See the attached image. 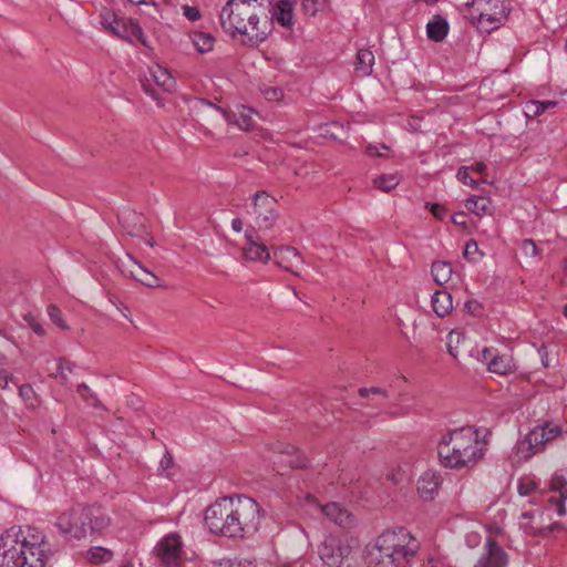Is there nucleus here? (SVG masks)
<instances>
[{"label": "nucleus", "instance_id": "obj_1", "mask_svg": "<svg viewBox=\"0 0 567 567\" xmlns=\"http://www.w3.org/2000/svg\"><path fill=\"white\" fill-rule=\"evenodd\" d=\"M204 520L213 534L243 538L258 530L260 507L251 497L227 496L207 507Z\"/></svg>", "mask_w": 567, "mask_h": 567}, {"label": "nucleus", "instance_id": "obj_2", "mask_svg": "<svg viewBox=\"0 0 567 567\" xmlns=\"http://www.w3.org/2000/svg\"><path fill=\"white\" fill-rule=\"evenodd\" d=\"M420 542L405 527L384 530L367 546L368 567H409Z\"/></svg>", "mask_w": 567, "mask_h": 567}, {"label": "nucleus", "instance_id": "obj_3", "mask_svg": "<svg viewBox=\"0 0 567 567\" xmlns=\"http://www.w3.org/2000/svg\"><path fill=\"white\" fill-rule=\"evenodd\" d=\"M48 559L47 543L30 528L13 526L0 536V567H44Z\"/></svg>", "mask_w": 567, "mask_h": 567}, {"label": "nucleus", "instance_id": "obj_4", "mask_svg": "<svg viewBox=\"0 0 567 567\" xmlns=\"http://www.w3.org/2000/svg\"><path fill=\"white\" fill-rule=\"evenodd\" d=\"M484 443L473 426H462L444 434L437 445L441 465L461 470L475 465L484 456Z\"/></svg>", "mask_w": 567, "mask_h": 567}, {"label": "nucleus", "instance_id": "obj_5", "mask_svg": "<svg viewBox=\"0 0 567 567\" xmlns=\"http://www.w3.org/2000/svg\"><path fill=\"white\" fill-rule=\"evenodd\" d=\"M219 20L225 32L233 37L237 33L248 34V25L255 32L254 37L258 42L265 41L269 35V18L262 3L249 8L243 3L237 6L227 2L219 13Z\"/></svg>", "mask_w": 567, "mask_h": 567}, {"label": "nucleus", "instance_id": "obj_6", "mask_svg": "<svg viewBox=\"0 0 567 567\" xmlns=\"http://www.w3.org/2000/svg\"><path fill=\"white\" fill-rule=\"evenodd\" d=\"M111 519L102 506H76L62 513L56 520V527L64 536L82 539L87 534L101 533L109 527Z\"/></svg>", "mask_w": 567, "mask_h": 567}, {"label": "nucleus", "instance_id": "obj_7", "mask_svg": "<svg viewBox=\"0 0 567 567\" xmlns=\"http://www.w3.org/2000/svg\"><path fill=\"white\" fill-rule=\"evenodd\" d=\"M563 434L561 426L553 422H544L530 430L527 435L516 444V454L519 460L527 461L535 454L545 450V445Z\"/></svg>", "mask_w": 567, "mask_h": 567}, {"label": "nucleus", "instance_id": "obj_8", "mask_svg": "<svg viewBox=\"0 0 567 567\" xmlns=\"http://www.w3.org/2000/svg\"><path fill=\"white\" fill-rule=\"evenodd\" d=\"M472 7L478 12V23L485 31L497 29L511 11L507 0H472Z\"/></svg>", "mask_w": 567, "mask_h": 567}, {"label": "nucleus", "instance_id": "obj_9", "mask_svg": "<svg viewBox=\"0 0 567 567\" xmlns=\"http://www.w3.org/2000/svg\"><path fill=\"white\" fill-rule=\"evenodd\" d=\"M277 200L266 192H257L254 196V213L259 229L272 228L278 219Z\"/></svg>", "mask_w": 567, "mask_h": 567}, {"label": "nucleus", "instance_id": "obj_10", "mask_svg": "<svg viewBox=\"0 0 567 567\" xmlns=\"http://www.w3.org/2000/svg\"><path fill=\"white\" fill-rule=\"evenodd\" d=\"M509 556L493 537H487L474 567H508Z\"/></svg>", "mask_w": 567, "mask_h": 567}, {"label": "nucleus", "instance_id": "obj_11", "mask_svg": "<svg viewBox=\"0 0 567 567\" xmlns=\"http://www.w3.org/2000/svg\"><path fill=\"white\" fill-rule=\"evenodd\" d=\"M267 2L268 6H264V8L266 9V14L269 18V34L271 33L274 22H277L282 28L291 29L295 23V0H279L272 7L271 0H267Z\"/></svg>", "mask_w": 567, "mask_h": 567}, {"label": "nucleus", "instance_id": "obj_12", "mask_svg": "<svg viewBox=\"0 0 567 567\" xmlns=\"http://www.w3.org/2000/svg\"><path fill=\"white\" fill-rule=\"evenodd\" d=\"M481 360L486 364L489 372L499 375H507L515 369L512 358L506 354H498L494 348H484L481 353Z\"/></svg>", "mask_w": 567, "mask_h": 567}, {"label": "nucleus", "instance_id": "obj_13", "mask_svg": "<svg viewBox=\"0 0 567 567\" xmlns=\"http://www.w3.org/2000/svg\"><path fill=\"white\" fill-rule=\"evenodd\" d=\"M158 556L166 567H176L182 551L181 537L176 534L165 536L156 546Z\"/></svg>", "mask_w": 567, "mask_h": 567}, {"label": "nucleus", "instance_id": "obj_14", "mask_svg": "<svg viewBox=\"0 0 567 567\" xmlns=\"http://www.w3.org/2000/svg\"><path fill=\"white\" fill-rule=\"evenodd\" d=\"M118 223L123 230L132 237L148 236L146 218L134 210H124L118 215Z\"/></svg>", "mask_w": 567, "mask_h": 567}, {"label": "nucleus", "instance_id": "obj_15", "mask_svg": "<svg viewBox=\"0 0 567 567\" xmlns=\"http://www.w3.org/2000/svg\"><path fill=\"white\" fill-rule=\"evenodd\" d=\"M274 260L277 266L298 276L302 258L298 250L291 246H281L274 251Z\"/></svg>", "mask_w": 567, "mask_h": 567}, {"label": "nucleus", "instance_id": "obj_16", "mask_svg": "<svg viewBox=\"0 0 567 567\" xmlns=\"http://www.w3.org/2000/svg\"><path fill=\"white\" fill-rule=\"evenodd\" d=\"M203 102L220 112L228 123L237 125L240 130L249 131L252 127L254 121L251 115L254 110L251 107L240 106L238 112H233L209 101L204 100Z\"/></svg>", "mask_w": 567, "mask_h": 567}, {"label": "nucleus", "instance_id": "obj_17", "mask_svg": "<svg viewBox=\"0 0 567 567\" xmlns=\"http://www.w3.org/2000/svg\"><path fill=\"white\" fill-rule=\"evenodd\" d=\"M247 244L244 247V256L251 261L267 262L270 259L268 247L260 240L255 230H246Z\"/></svg>", "mask_w": 567, "mask_h": 567}, {"label": "nucleus", "instance_id": "obj_18", "mask_svg": "<svg viewBox=\"0 0 567 567\" xmlns=\"http://www.w3.org/2000/svg\"><path fill=\"white\" fill-rule=\"evenodd\" d=\"M441 484L442 477L437 472L426 471L419 477L416 489L423 501H433L439 493Z\"/></svg>", "mask_w": 567, "mask_h": 567}, {"label": "nucleus", "instance_id": "obj_19", "mask_svg": "<svg viewBox=\"0 0 567 567\" xmlns=\"http://www.w3.org/2000/svg\"><path fill=\"white\" fill-rule=\"evenodd\" d=\"M347 555V548H343L336 538L324 540L320 548V557L327 567H341Z\"/></svg>", "mask_w": 567, "mask_h": 567}, {"label": "nucleus", "instance_id": "obj_20", "mask_svg": "<svg viewBox=\"0 0 567 567\" xmlns=\"http://www.w3.org/2000/svg\"><path fill=\"white\" fill-rule=\"evenodd\" d=\"M278 449L281 454L280 464H285L290 468H306L308 466L307 456L295 446L279 444Z\"/></svg>", "mask_w": 567, "mask_h": 567}, {"label": "nucleus", "instance_id": "obj_21", "mask_svg": "<svg viewBox=\"0 0 567 567\" xmlns=\"http://www.w3.org/2000/svg\"><path fill=\"white\" fill-rule=\"evenodd\" d=\"M130 261L132 262L131 269H123L124 274H128L132 278L141 282L146 287H158L159 279L152 274L148 269L144 268L136 259H134L131 255H127Z\"/></svg>", "mask_w": 567, "mask_h": 567}, {"label": "nucleus", "instance_id": "obj_22", "mask_svg": "<svg viewBox=\"0 0 567 567\" xmlns=\"http://www.w3.org/2000/svg\"><path fill=\"white\" fill-rule=\"evenodd\" d=\"M324 516L340 527H349L352 523V515L338 503H328L321 508Z\"/></svg>", "mask_w": 567, "mask_h": 567}, {"label": "nucleus", "instance_id": "obj_23", "mask_svg": "<svg viewBox=\"0 0 567 567\" xmlns=\"http://www.w3.org/2000/svg\"><path fill=\"white\" fill-rule=\"evenodd\" d=\"M450 30L447 20L441 14H435L426 24V34L431 41H443Z\"/></svg>", "mask_w": 567, "mask_h": 567}, {"label": "nucleus", "instance_id": "obj_24", "mask_svg": "<svg viewBox=\"0 0 567 567\" xmlns=\"http://www.w3.org/2000/svg\"><path fill=\"white\" fill-rule=\"evenodd\" d=\"M433 311L440 318L447 316L453 309L452 296L445 290H437L431 297Z\"/></svg>", "mask_w": 567, "mask_h": 567}, {"label": "nucleus", "instance_id": "obj_25", "mask_svg": "<svg viewBox=\"0 0 567 567\" xmlns=\"http://www.w3.org/2000/svg\"><path fill=\"white\" fill-rule=\"evenodd\" d=\"M374 64V54L372 51L368 49H360L355 55V71L362 75L367 76L372 73V68Z\"/></svg>", "mask_w": 567, "mask_h": 567}, {"label": "nucleus", "instance_id": "obj_26", "mask_svg": "<svg viewBox=\"0 0 567 567\" xmlns=\"http://www.w3.org/2000/svg\"><path fill=\"white\" fill-rule=\"evenodd\" d=\"M465 207L476 216L491 214L492 200L484 196H471L465 202Z\"/></svg>", "mask_w": 567, "mask_h": 567}, {"label": "nucleus", "instance_id": "obj_27", "mask_svg": "<svg viewBox=\"0 0 567 567\" xmlns=\"http://www.w3.org/2000/svg\"><path fill=\"white\" fill-rule=\"evenodd\" d=\"M431 274L434 281L439 286H443L450 281L453 274V268L452 265L447 261H434L431 267Z\"/></svg>", "mask_w": 567, "mask_h": 567}, {"label": "nucleus", "instance_id": "obj_28", "mask_svg": "<svg viewBox=\"0 0 567 567\" xmlns=\"http://www.w3.org/2000/svg\"><path fill=\"white\" fill-rule=\"evenodd\" d=\"M192 42L199 53H207L213 50L215 38L207 32L195 31L190 34Z\"/></svg>", "mask_w": 567, "mask_h": 567}, {"label": "nucleus", "instance_id": "obj_29", "mask_svg": "<svg viewBox=\"0 0 567 567\" xmlns=\"http://www.w3.org/2000/svg\"><path fill=\"white\" fill-rule=\"evenodd\" d=\"M74 365L65 358H59L56 361L55 372L49 375L59 381L61 385L69 383V374L73 373Z\"/></svg>", "mask_w": 567, "mask_h": 567}, {"label": "nucleus", "instance_id": "obj_30", "mask_svg": "<svg viewBox=\"0 0 567 567\" xmlns=\"http://www.w3.org/2000/svg\"><path fill=\"white\" fill-rule=\"evenodd\" d=\"M150 72L157 86L162 87L164 91H171L173 89L175 81L166 69L156 65L151 69Z\"/></svg>", "mask_w": 567, "mask_h": 567}, {"label": "nucleus", "instance_id": "obj_31", "mask_svg": "<svg viewBox=\"0 0 567 567\" xmlns=\"http://www.w3.org/2000/svg\"><path fill=\"white\" fill-rule=\"evenodd\" d=\"M76 392L86 404L95 409L107 411L106 406L101 402L97 395L90 389L86 383H80L76 388Z\"/></svg>", "mask_w": 567, "mask_h": 567}, {"label": "nucleus", "instance_id": "obj_32", "mask_svg": "<svg viewBox=\"0 0 567 567\" xmlns=\"http://www.w3.org/2000/svg\"><path fill=\"white\" fill-rule=\"evenodd\" d=\"M399 183L400 178L395 174H383L373 179L374 187L385 193L394 189Z\"/></svg>", "mask_w": 567, "mask_h": 567}, {"label": "nucleus", "instance_id": "obj_33", "mask_svg": "<svg viewBox=\"0 0 567 567\" xmlns=\"http://www.w3.org/2000/svg\"><path fill=\"white\" fill-rule=\"evenodd\" d=\"M113 558L112 550L104 547H92L89 550V559L93 564H102L110 561Z\"/></svg>", "mask_w": 567, "mask_h": 567}, {"label": "nucleus", "instance_id": "obj_34", "mask_svg": "<svg viewBox=\"0 0 567 567\" xmlns=\"http://www.w3.org/2000/svg\"><path fill=\"white\" fill-rule=\"evenodd\" d=\"M133 19H123L118 18L115 22V25H111V31L113 35L127 41L128 39V27H131Z\"/></svg>", "mask_w": 567, "mask_h": 567}, {"label": "nucleus", "instance_id": "obj_35", "mask_svg": "<svg viewBox=\"0 0 567 567\" xmlns=\"http://www.w3.org/2000/svg\"><path fill=\"white\" fill-rule=\"evenodd\" d=\"M138 41L142 45L150 48L148 41L141 28V25L132 20L131 27H128V39L127 42Z\"/></svg>", "mask_w": 567, "mask_h": 567}, {"label": "nucleus", "instance_id": "obj_36", "mask_svg": "<svg viewBox=\"0 0 567 567\" xmlns=\"http://www.w3.org/2000/svg\"><path fill=\"white\" fill-rule=\"evenodd\" d=\"M138 41L142 45L150 48L148 41L141 28V25L132 20L131 27H128V39L127 42Z\"/></svg>", "mask_w": 567, "mask_h": 567}, {"label": "nucleus", "instance_id": "obj_37", "mask_svg": "<svg viewBox=\"0 0 567 567\" xmlns=\"http://www.w3.org/2000/svg\"><path fill=\"white\" fill-rule=\"evenodd\" d=\"M549 488L554 492H558L559 497L561 496L563 499H567V480L565 476L557 473L554 474L550 480Z\"/></svg>", "mask_w": 567, "mask_h": 567}, {"label": "nucleus", "instance_id": "obj_38", "mask_svg": "<svg viewBox=\"0 0 567 567\" xmlns=\"http://www.w3.org/2000/svg\"><path fill=\"white\" fill-rule=\"evenodd\" d=\"M557 105L556 101H532L528 105V110L532 111L533 116L537 117L545 113L549 109H554Z\"/></svg>", "mask_w": 567, "mask_h": 567}, {"label": "nucleus", "instance_id": "obj_39", "mask_svg": "<svg viewBox=\"0 0 567 567\" xmlns=\"http://www.w3.org/2000/svg\"><path fill=\"white\" fill-rule=\"evenodd\" d=\"M47 311H48L49 318L55 326H58L62 330L69 329L68 324L62 319V311L60 310V308L56 305H53V303L49 305Z\"/></svg>", "mask_w": 567, "mask_h": 567}, {"label": "nucleus", "instance_id": "obj_40", "mask_svg": "<svg viewBox=\"0 0 567 567\" xmlns=\"http://www.w3.org/2000/svg\"><path fill=\"white\" fill-rule=\"evenodd\" d=\"M100 23L102 25V28L110 32L111 31V25H115V22L116 20L118 19V17H116L110 9L107 8H103V10L101 11L100 13Z\"/></svg>", "mask_w": 567, "mask_h": 567}, {"label": "nucleus", "instance_id": "obj_41", "mask_svg": "<svg viewBox=\"0 0 567 567\" xmlns=\"http://www.w3.org/2000/svg\"><path fill=\"white\" fill-rule=\"evenodd\" d=\"M23 320L27 322L30 329L38 334L39 337H43L45 334V330L43 326L39 322L37 316L32 312H28L23 316Z\"/></svg>", "mask_w": 567, "mask_h": 567}, {"label": "nucleus", "instance_id": "obj_42", "mask_svg": "<svg viewBox=\"0 0 567 567\" xmlns=\"http://www.w3.org/2000/svg\"><path fill=\"white\" fill-rule=\"evenodd\" d=\"M327 0H301L303 11L309 16H315Z\"/></svg>", "mask_w": 567, "mask_h": 567}, {"label": "nucleus", "instance_id": "obj_43", "mask_svg": "<svg viewBox=\"0 0 567 567\" xmlns=\"http://www.w3.org/2000/svg\"><path fill=\"white\" fill-rule=\"evenodd\" d=\"M563 529V524L559 522H555L548 526L533 528V535L538 537H547L549 534Z\"/></svg>", "mask_w": 567, "mask_h": 567}, {"label": "nucleus", "instance_id": "obj_44", "mask_svg": "<svg viewBox=\"0 0 567 567\" xmlns=\"http://www.w3.org/2000/svg\"><path fill=\"white\" fill-rule=\"evenodd\" d=\"M456 176L464 185H468L471 187L477 186V182L470 175L467 166H462L457 171Z\"/></svg>", "mask_w": 567, "mask_h": 567}, {"label": "nucleus", "instance_id": "obj_45", "mask_svg": "<svg viewBox=\"0 0 567 567\" xmlns=\"http://www.w3.org/2000/svg\"><path fill=\"white\" fill-rule=\"evenodd\" d=\"M425 207L430 209L431 214L436 218V219H444L445 216H446V208L441 205V204H432V203H429L426 202L425 203Z\"/></svg>", "mask_w": 567, "mask_h": 567}, {"label": "nucleus", "instance_id": "obj_46", "mask_svg": "<svg viewBox=\"0 0 567 567\" xmlns=\"http://www.w3.org/2000/svg\"><path fill=\"white\" fill-rule=\"evenodd\" d=\"M183 9V13L184 16L189 20V21H197L202 18V13L199 11V9L197 7H193V6H183L182 7Z\"/></svg>", "mask_w": 567, "mask_h": 567}, {"label": "nucleus", "instance_id": "obj_47", "mask_svg": "<svg viewBox=\"0 0 567 567\" xmlns=\"http://www.w3.org/2000/svg\"><path fill=\"white\" fill-rule=\"evenodd\" d=\"M19 393L24 401L30 402V404L33 405V399L35 393L30 384H22L19 388Z\"/></svg>", "mask_w": 567, "mask_h": 567}, {"label": "nucleus", "instance_id": "obj_48", "mask_svg": "<svg viewBox=\"0 0 567 567\" xmlns=\"http://www.w3.org/2000/svg\"><path fill=\"white\" fill-rule=\"evenodd\" d=\"M537 488V484L533 481L519 482L518 484V493L522 496H527L532 494Z\"/></svg>", "mask_w": 567, "mask_h": 567}, {"label": "nucleus", "instance_id": "obj_49", "mask_svg": "<svg viewBox=\"0 0 567 567\" xmlns=\"http://www.w3.org/2000/svg\"><path fill=\"white\" fill-rule=\"evenodd\" d=\"M359 395L361 398H365L368 394H379V395H382L383 398H386L388 396V392L385 389L383 388H378V386H372V388H360L359 391H358Z\"/></svg>", "mask_w": 567, "mask_h": 567}, {"label": "nucleus", "instance_id": "obj_50", "mask_svg": "<svg viewBox=\"0 0 567 567\" xmlns=\"http://www.w3.org/2000/svg\"><path fill=\"white\" fill-rule=\"evenodd\" d=\"M464 307L465 310L473 316H480L483 310L482 305L477 300H467Z\"/></svg>", "mask_w": 567, "mask_h": 567}, {"label": "nucleus", "instance_id": "obj_51", "mask_svg": "<svg viewBox=\"0 0 567 567\" xmlns=\"http://www.w3.org/2000/svg\"><path fill=\"white\" fill-rule=\"evenodd\" d=\"M478 252L477 243L474 239H471L466 243L463 255L466 259H471L475 254Z\"/></svg>", "mask_w": 567, "mask_h": 567}, {"label": "nucleus", "instance_id": "obj_52", "mask_svg": "<svg viewBox=\"0 0 567 567\" xmlns=\"http://www.w3.org/2000/svg\"><path fill=\"white\" fill-rule=\"evenodd\" d=\"M264 94L269 101H278L282 96V91L277 87H267L264 90Z\"/></svg>", "mask_w": 567, "mask_h": 567}, {"label": "nucleus", "instance_id": "obj_53", "mask_svg": "<svg viewBox=\"0 0 567 567\" xmlns=\"http://www.w3.org/2000/svg\"><path fill=\"white\" fill-rule=\"evenodd\" d=\"M142 87L146 94H148L154 100H158V92L156 89L153 87V85L150 83L148 79H145L141 81Z\"/></svg>", "mask_w": 567, "mask_h": 567}, {"label": "nucleus", "instance_id": "obj_54", "mask_svg": "<svg viewBox=\"0 0 567 567\" xmlns=\"http://www.w3.org/2000/svg\"><path fill=\"white\" fill-rule=\"evenodd\" d=\"M565 501L566 499H563L561 496L559 498H555V497H550L549 498V502L555 504L556 507H557V514L563 517L566 515V506H565Z\"/></svg>", "mask_w": 567, "mask_h": 567}, {"label": "nucleus", "instance_id": "obj_55", "mask_svg": "<svg viewBox=\"0 0 567 567\" xmlns=\"http://www.w3.org/2000/svg\"><path fill=\"white\" fill-rule=\"evenodd\" d=\"M173 464H174L173 456L171 455V453L168 451H166L159 462V468L165 471V470L171 468L173 466Z\"/></svg>", "mask_w": 567, "mask_h": 567}, {"label": "nucleus", "instance_id": "obj_56", "mask_svg": "<svg viewBox=\"0 0 567 567\" xmlns=\"http://www.w3.org/2000/svg\"><path fill=\"white\" fill-rule=\"evenodd\" d=\"M451 219L454 225L466 227V214L464 212L454 214Z\"/></svg>", "mask_w": 567, "mask_h": 567}, {"label": "nucleus", "instance_id": "obj_57", "mask_svg": "<svg viewBox=\"0 0 567 567\" xmlns=\"http://www.w3.org/2000/svg\"><path fill=\"white\" fill-rule=\"evenodd\" d=\"M538 353L542 358V363L545 368H548L550 365V359H549V355H548V351H547V348L545 346H542L539 349H538Z\"/></svg>", "mask_w": 567, "mask_h": 567}, {"label": "nucleus", "instance_id": "obj_58", "mask_svg": "<svg viewBox=\"0 0 567 567\" xmlns=\"http://www.w3.org/2000/svg\"><path fill=\"white\" fill-rule=\"evenodd\" d=\"M365 153L369 155V156H372V157H382L383 154L381 153V151H379V148L377 146H373V145H369L367 147V151Z\"/></svg>", "mask_w": 567, "mask_h": 567}, {"label": "nucleus", "instance_id": "obj_59", "mask_svg": "<svg viewBox=\"0 0 567 567\" xmlns=\"http://www.w3.org/2000/svg\"><path fill=\"white\" fill-rule=\"evenodd\" d=\"M468 169H472L478 174H482L486 169V164L484 162H477L473 164Z\"/></svg>", "mask_w": 567, "mask_h": 567}, {"label": "nucleus", "instance_id": "obj_60", "mask_svg": "<svg viewBox=\"0 0 567 567\" xmlns=\"http://www.w3.org/2000/svg\"><path fill=\"white\" fill-rule=\"evenodd\" d=\"M231 228L236 233H240L243 230V221L240 218H234L231 221Z\"/></svg>", "mask_w": 567, "mask_h": 567}, {"label": "nucleus", "instance_id": "obj_61", "mask_svg": "<svg viewBox=\"0 0 567 567\" xmlns=\"http://www.w3.org/2000/svg\"><path fill=\"white\" fill-rule=\"evenodd\" d=\"M524 246L527 247V246H530V251L533 255H537L538 252V249H537V246L535 244V241L533 239H525L524 240Z\"/></svg>", "mask_w": 567, "mask_h": 567}, {"label": "nucleus", "instance_id": "obj_62", "mask_svg": "<svg viewBox=\"0 0 567 567\" xmlns=\"http://www.w3.org/2000/svg\"><path fill=\"white\" fill-rule=\"evenodd\" d=\"M227 2L237 4V6L243 3V6H249V8H251V2L257 3L258 0H228Z\"/></svg>", "mask_w": 567, "mask_h": 567}, {"label": "nucleus", "instance_id": "obj_63", "mask_svg": "<svg viewBox=\"0 0 567 567\" xmlns=\"http://www.w3.org/2000/svg\"><path fill=\"white\" fill-rule=\"evenodd\" d=\"M522 517L525 518V519H530L533 518V513L532 512H525L522 514Z\"/></svg>", "mask_w": 567, "mask_h": 567}, {"label": "nucleus", "instance_id": "obj_64", "mask_svg": "<svg viewBox=\"0 0 567 567\" xmlns=\"http://www.w3.org/2000/svg\"><path fill=\"white\" fill-rule=\"evenodd\" d=\"M146 244L151 247H153L155 245L154 240L152 237H150L147 240H146Z\"/></svg>", "mask_w": 567, "mask_h": 567}]
</instances>
